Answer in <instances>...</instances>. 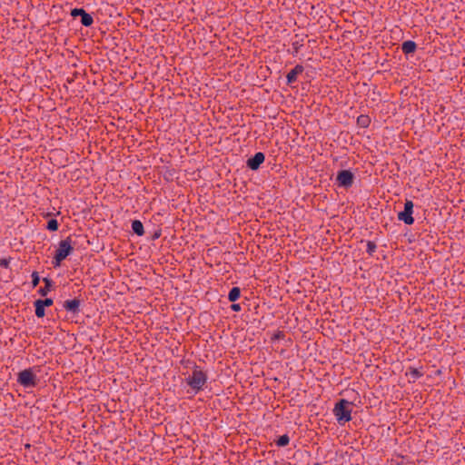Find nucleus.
I'll list each match as a JSON object with an SVG mask.
<instances>
[{"label": "nucleus", "instance_id": "23", "mask_svg": "<svg viewBox=\"0 0 465 465\" xmlns=\"http://www.w3.org/2000/svg\"><path fill=\"white\" fill-rule=\"evenodd\" d=\"M231 309L233 312H240L241 311V305L238 304V303H233V304H232Z\"/></svg>", "mask_w": 465, "mask_h": 465}, {"label": "nucleus", "instance_id": "14", "mask_svg": "<svg viewBox=\"0 0 465 465\" xmlns=\"http://www.w3.org/2000/svg\"><path fill=\"white\" fill-rule=\"evenodd\" d=\"M94 23V19L91 15L86 12L81 16V24L84 26H91Z\"/></svg>", "mask_w": 465, "mask_h": 465}, {"label": "nucleus", "instance_id": "5", "mask_svg": "<svg viewBox=\"0 0 465 465\" xmlns=\"http://www.w3.org/2000/svg\"><path fill=\"white\" fill-rule=\"evenodd\" d=\"M354 174L350 170L339 171L336 176V183L339 187L350 188L354 182Z\"/></svg>", "mask_w": 465, "mask_h": 465}, {"label": "nucleus", "instance_id": "22", "mask_svg": "<svg viewBox=\"0 0 465 465\" xmlns=\"http://www.w3.org/2000/svg\"><path fill=\"white\" fill-rule=\"evenodd\" d=\"M39 281H40V277H39L38 273L35 272H33L32 273V284H33V286L35 287L36 285H38Z\"/></svg>", "mask_w": 465, "mask_h": 465}, {"label": "nucleus", "instance_id": "16", "mask_svg": "<svg viewBox=\"0 0 465 465\" xmlns=\"http://www.w3.org/2000/svg\"><path fill=\"white\" fill-rule=\"evenodd\" d=\"M290 442V438L287 434L282 435L276 441L277 446L284 447Z\"/></svg>", "mask_w": 465, "mask_h": 465}, {"label": "nucleus", "instance_id": "15", "mask_svg": "<svg viewBox=\"0 0 465 465\" xmlns=\"http://www.w3.org/2000/svg\"><path fill=\"white\" fill-rule=\"evenodd\" d=\"M34 305L35 308V315L38 318L44 317L45 313V307L37 300L34 302Z\"/></svg>", "mask_w": 465, "mask_h": 465}, {"label": "nucleus", "instance_id": "20", "mask_svg": "<svg viewBox=\"0 0 465 465\" xmlns=\"http://www.w3.org/2000/svg\"><path fill=\"white\" fill-rule=\"evenodd\" d=\"M85 11L82 8H74L71 11V15L73 17L82 16Z\"/></svg>", "mask_w": 465, "mask_h": 465}, {"label": "nucleus", "instance_id": "7", "mask_svg": "<svg viewBox=\"0 0 465 465\" xmlns=\"http://www.w3.org/2000/svg\"><path fill=\"white\" fill-rule=\"evenodd\" d=\"M265 156L262 153L259 152L256 153L252 157L248 159L247 161V166L251 170H257L259 169L260 165L264 162Z\"/></svg>", "mask_w": 465, "mask_h": 465}, {"label": "nucleus", "instance_id": "18", "mask_svg": "<svg viewBox=\"0 0 465 465\" xmlns=\"http://www.w3.org/2000/svg\"><path fill=\"white\" fill-rule=\"evenodd\" d=\"M46 228L49 231H56L58 229V222L55 219L49 220Z\"/></svg>", "mask_w": 465, "mask_h": 465}, {"label": "nucleus", "instance_id": "13", "mask_svg": "<svg viewBox=\"0 0 465 465\" xmlns=\"http://www.w3.org/2000/svg\"><path fill=\"white\" fill-rule=\"evenodd\" d=\"M241 295V290L239 287H233L231 289L228 294V299L230 302H235L239 299Z\"/></svg>", "mask_w": 465, "mask_h": 465}, {"label": "nucleus", "instance_id": "11", "mask_svg": "<svg viewBox=\"0 0 465 465\" xmlns=\"http://www.w3.org/2000/svg\"><path fill=\"white\" fill-rule=\"evenodd\" d=\"M132 230L138 236L144 234L143 225L139 220H134L132 222Z\"/></svg>", "mask_w": 465, "mask_h": 465}, {"label": "nucleus", "instance_id": "10", "mask_svg": "<svg viewBox=\"0 0 465 465\" xmlns=\"http://www.w3.org/2000/svg\"><path fill=\"white\" fill-rule=\"evenodd\" d=\"M417 45L411 40H408L402 43L401 50L405 54H410L415 52Z\"/></svg>", "mask_w": 465, "mask_h": 465}, {"label": "nucleus", "instance_id": "6", "mask_svg": "<svg viewBox=\"0 0 465 465\" xmlns=\"http://www.w3.org/2000/svg\"><path fill=\"white\" fill-rule=\"evenodd\" d=\"M413 213V203L411 200H406L404 203V210L398 213V219L402 221L404 223L411 225L414 223L412 217Z\"/></svg>", "mask_w": 465, "mask_h": 465}, {"label": "nucleus", "instance_id": "25", "mask_svg": "<svg viewBox=\"0 0 465 465\" xmlns=\"http://www.w3.org/2000/svg\"><path fill=\"white\" fill-rule=\"evenodd\" d=\"M315 465H321V464L316 463Z\"/></svg>", "mask_w": 465, "mask_h": 465}, {"label": "nucleus", "instance_id": "3", "mask_svg": "<svg viewBox=\"0 0 465 465\" xmlns=\"http://www.w3.org/2000/svg\"><path fill=\"white\" fill-rule=\"evenodd\" d=\"M74 248L71 244V239L68 237L64 240H62L59 242L58 248L55 251V254L52 261V263L54 267H58L61 265V262L72 253Z\"/></svg>", "mask_w": 465, "mask_h": 465}, {"label": "nucleus", "instance_id": "24", "mask_svg": "<svg viewBox=\"0 0 465 465\" xmlns=\"http://www.w3.org/2000/svg\"><path fill=\"white\" fill-rule=\"evenodd\" d=\"M411 374L413 375V377L420 376V373L415 369L411 371Z\"/></svg>", "mask_w": 465, "mask_h": 465}, {"label": "nucleus", "instance_id": "21", "mask_svg": "<svg viewBox=\"0 0 465 465\" xmlns=\"http://www.w3.org/2000/svg\"><path fill=\"white\" fill-rule=\"evenodd\" d=\"M45 308L49 307L53 304V300L51 298H46L45 300H37Z\"/></svg>", "mask_w": 465, "mask_h": 465}, {"label": "nucleus", "instance_id": "9", "mask_svg": "<svg viewBox=\"0 0 465 465\" xmlns=\"http://www.w3.org/2000/svg\"><path fill=\"white\" fill-rule=\"evenodd\" d=\"M303 72V66L301 64H297L293 69H292L287 74V84H291L294 83L297 80L298 74H302Z\"/></svg>", "mask_w": 465, "mask_h": 465}, {"label": "nucleus", "instance_id": "19", "mask_svg": "<svg viewBox=\"0 0 465 465\" xmlns=\"http://www.w3.org/2000/svg\"><path fill=\"white\" fill-rule=\"evenodd\" d=\"M376 244L373 242L369 241L367 242V252L371 255L376 251Z\"/></svg>", "mask_w": 465, "mask_h": 465}, {"label": "nucleus", "instance_id": "4", "mask_svg": "<svg viewBox=\"0 0 465 465\" xmlns=\"http://www.w3.org/2000/svg\"><path fill=\"white\" fill-rule=\"evenodd\" d=\"M17 382L25 388H33L37 384V378L32 369H25L18 373Z\"/></svg>", "mask_w": 465, "mask_h": 465}, {"label": "nucleus", "instance_id": "17", "mask_svg": "<svg viewBox=\"0 0 465 465\" xmlns=\"http://www.w3.org/2000/svg\"><path fill=\"white\" fill-rule=\"evenodd\" d=\"M357 122L361 127H366L369 125L370 120L368 116L361 115L358 117Z\"/></svg>", "mask_w": 465, "mask_h": 465}, {"label": "nucleus", "instance_id": "12", "mask_svg": "<svg viewBox=\"0 0 465 465\" xmlns=\"http://www.w3.org/2000/svg\"><path fill=\"white\" fill-rule=\"evenodd\" d=\"M45 287L40 288L38 292L42 296H46L47 293L50 292L52 286H53V281L48 278H44Z\"/></svg>", "mask_w": 465, "mask_h": 465}, {"label": "nucleus", "instance_id": "1", "mask_svg": "<svg viewBox=\"0 0 465 465\" xmlns=\"http://www.w3.org/2000/svg\"><path fill=\"white\" fill-rule=\"evenodd\" d=\"M351 402L347 400H340L333 408V414L340 425H344L351 420Z\"/></svg>", "mask_w": 465, "mask_h": 465}, {"label": "nucleus", "instance_id": "8", "mask_svg": "<svg viewBox=\"0 0 465 465\" xmlns=\"http://www.w3.org/2000/svg\"><path fill=\"white\" fill-rule=\"evenodd\" d=\"M81 302L79 299L74 298L73 300L64 301L63 308L73 314H78L80 312Z\"/></svg>", "mask_w": 465, "mask_h": 465}, {"label": "nucleus", "instance_id": "2", "mask_svg": "<svg viewBox=\"0 0 465 465\" xmlns=\"http://www.w3.org/2000/svg\"><path fill=\"white\" fill-rule=\"evenodd\" d=\"M207 382V375L198 367L193 370L191 375L186 378V383L191 387L194 393L202 391Z\"/></svg>", "mask_w": 465, "mask_h": 465}]
</instances>
